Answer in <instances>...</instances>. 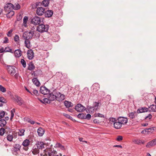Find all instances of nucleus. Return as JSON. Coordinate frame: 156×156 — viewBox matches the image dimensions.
Masks as SVG:
<instances>
[{"instance_id": "40", "label": "nucleus", "mask_w": 156, "mask_h": 156, "mask_svg": "<svg viewBox=\"0 0 156 156\" xmlns=\"http://www.w3.org/2000/svg\"><path fill=\"white\" fill-rule=\"evenodd\" d=\"M19 132H18V135L20 136H22L24 135L25 130L23 129H20Z\"/></svg>"}, {"instance_id": "18", "label": "nucleus", "mask_w": 156, "mask_h": 156, "mask_svg": "<svg viewBox=\"0 0 156 156\" xmlns=\"http://www.w3.org/2000/svg\"><path fill=\"white\" fill-rule=\"evenodd\" d=\"M14 55L16 57H19L22 55V52L20 49H17L14 51Z\"/></svg>"}, {"instance_id": "58", "label": "nucleus", "mask_w": 156, "mask_h": 156, "mask_svg": "<svg viewBox=\"0 0 156 156\" xmlns=\"http://www.w3.org/2000/svg\"><path fill=\"white\" fill-rule=\"evenodd\" d=\"M33 93L36 95H37L38 94V91L36 90H34L33 91Z\"/></svg>"}, {"instance_id": "37", "label": "nucleus", "mask_w": 156, "mask_h": 156, "mask_svg": "<svg viewBox=\"0 0 156 156\" xmlns=\"http://www.w3.org/2000/svg\"><path fill=\"white\" fill-rule=\"evenodd\" d=\"M77 117L81 119H85V115L83 113H80L77 115Z\"/></svg>"}, {"instance_id": "10", "label": "nucleus", "mask_w": 156, "mask_h": 156, "mask_svg": "<svg viewBox=\"0 0 156 156\" xmlns=\"http://www.w3.org/2000/svg\"><path fill=\"white\" fill-rule=\"evenodd\" d=\"M21 147V146L18 144H15L14 146V149L13 150V154L15 155L16 154L17 151L20 150Z\"/></svg>"}, {"instance_id": "15", "label": "nucleus", "mask_w": 156, "mask_h": 156, "mask_svg": "<svg viewBox=\"0 0 156 156\" xmlns=\"http://www.w3.org/2000/svg\"><path fill=\"white\" fill-rule=\"evenodd\" d=\"M16 101L19 105H21L23 103V99L20 97L17 96L16 97Z\"/></svg>"}, {"instance_id": "42", "label": "nucleus", "mask_w": 156, "mask_h": 156, "mask_svg": "<svg viewBox=\"0 0 156 156\" xmlns=\"http://www.w3.org/2000/svg\"><path fill=\"white\" fill-rule=\"evenodd\" d=\"M5 129L4 128H2L0 129V135L1 136L3 135L5 133Z\"/></svg>"}, {"instance_id": "9", "label": "nucleus", "mask_w": 156, "mask_h": 156, "mask_svg": "<svg viewBox=\"0 0 156 156\" xmlns=\"http://www.w3.org/2000/svg\"><path fill=\"white\" fill-rule=\"evenodd\" d=\"M7 70L9 73L11 75H13L16 73L15 69L14 67L9 66L7 68Z\"/></svg>"}, {"instance_id": "33", "label": "nucleus", "mask_w": 156, "mask_h": 156, "mask_svg": "<svg viewBox=\"0 0 156 156\" xmlns=\"http://www.w3.org/2000/svg\"><path fill=\"white\" fill-rule=\"evenodd\" d=\"M32 152L34 154H37L39 153V149L35 147V148L33 149Z\"/></svg>"}, {"instance_id": "52", "label": "nucleus", "mask_w": 156, "mask_h": 156, "mask_svg": "<svg viewBox=\"0 0 156 156\" xmlns=\"http://www.w3.org/2000/svg\"><path fill=\"white\" fill-rule=\"evenodd\" d=\"M12 31H13V30L12 29L11 30L9 31H8V33L7 34V35L9 37H11V34L12 33Z\"/></svg>"}, {"instance_id": "39", "label": "nucleus", "mask_w": 156, "mask_h": 156, "mask_svg": "<svg viewBox=\"0 0 156 156\" xmlns=\"http://www.w3.org/2000/svg\"><path fill=\"white\" fill-rule=\"evenodd\" d=\"M109 120L110 123L111 124L113 123L114 125V123L115 122L117 121V119H116L115 118H109Z\"/></svg>"}, {"instance_id": "41", "label": "nucleus", "mask_w": 156, "mask_h": 156, "mask_svg": "<svg viewBox=\"0 0 156 156\" xmlns=\"http://www.w3.org/2000/svg\"><path fill=\"white\" fill-rule=\"evenodd\" d=\"M0 91L3 93L5 92L6 91V89L2 85H0Z\"/></svg>"}, {"instance_id": "51", "label": "nucleus", "mask_w": 156, "mask_h": 156, "mask_svg": "<svg viewBox=\"0 0 156 156\" xmlns=\"http://www.w3.org/2000/svg\"><path fill=\"white\" fill-rule=\"evenodd\" d=\"M4 50L5 52H11L12 50L11 49L9 48H8L7 47L5 48Z\"/></svg>"}, {"instance_id": "23", "label": "nucleus", "mask_w": 156, "mask_h": 156, "mask_svg": "<svg viewBox=\"0 0 156 156\" xmlns=\"http://www.w3.org/2000/svg\"><path fill=\"white\" fill-rule=\"evenodd\" d=\"M137 113L136 112H130L129 113V117L130 119H133L137 115Z\"/></svg>"}, {"instance_id": "34", "label": "nucleus", "mask_w": 156, "mask_h": 156, "mask_svg": "<svg viewBox=\"0 0 156 156\" xmlns=\"http://www.w3.org/2000/svg\"><path fill=\"white\" fill-rule=\"evenodd\" d=\"M49 4V0H44L42 2V5L45 7L48 6Z\"/></svg>"}, {"instance_id": "55", "label": "nucleus", "mask_w": 156, "mask_h": 156, "mask_svg": "<svg viewBox=\"0 0 156 156\" xmlns=\"http://www.w3.org/2000/svg\"><path fill=\"white\" fill-rule=\"evenodd\" d=\"M116 139L118 141H121L122 139V136H119L117 137Z\"/></svg>"}, {"instance_id": "29", "label": "nucleus", "mask_w": 156, "mask_h": 156, "mask_svg": "<svg viewBox=\"0 0 156 156\" xmlns=\"http://www.w3.org/2000/svg\"><path fill=\"white\" fill-rule=\"evenodd\" d=\"M20 8V5L18 3H15L13 5V9L15 10H18Z\"/></svg>"}, {"instance_id": "59", "label": "nucleus", "mask_w": 156, "mask_h": 156, "mask_svg": "<svg viewBox=\"0 0 156 156\" xmlns=\"http://www.w3.org/2000/svg\"><path fill=\"white\" fill-rule=\"evenodd\" d=\"M152 115L151 114H149L147 116H146L145 118L146 119H147L148 118L149 119H150L152 118Z\"/></svg>"}, {"instance_id": "19", "label": "nucleus", "mask_w": 156, "mask_h": 156, "mask_svg": "<svg viewBox=\"0 0 156 156\" xmlns=\"http://www.w3.org/2000/svg\"><path fill=\"white\" fill-rule=\"evenodd\" d=\"M149 110L148 108L146 107H143L137 110L138 113H140L147 112Z\"/></svg>"}, {"instance_id": "57", "label": "nucleus", "mask_w": 156, "mask_h": 156, "mask_svg": "<svg viewBox=\"0 0 156 156\" xmlns=\"http://www.w3.org/2000/svg\"><path fill=\"white\" fill-rule=\"evenodd\" d=\"M5 100L2 97H0V102L5 103Z\"/></svg>"}, {"instance_id": "11", "label": "nucleus", "mask_w": 156, "mask_h": 156, "mask_svg": "<svg viewBox=\"0 0 156 156\" xmlns=\"http://www.w3.org/2000/svg\"><path fill=\"white\" fill-rule=\"evenodd\" d=\"M13 5L11 3H9L6 4L5 6V9L6 12L8 11L12 10L13 9Z\"/></svg>"}, {"instance_id": "2", "label": "nucleus", "mask_w": 156, "mask_h": 156, "mask_svg": "<svg viewBox=\"0 0 156 156\" xmlns=\"http://www.w3.org/2000/svg\"><path fill=\"white\" fill-rule=\"evenodd\" d=\"M49 28L48 25H44L43 24L39 25L37 28V30L40 33H43L48 31Z\"/></svg>"}, {"instance_id": "50", "label": "nucleus", "mask_w": 156, "mask_h": 156, "mask_svg": "<svg viewBox=\"0 0 156 156\" xmlns=\"http://www.w3.org/2000/svg\"><path fill=\"white\" fill-rule=\"evenodd\" d=\"M5 115V113L4 111H2L0 112V119L3 117Z\"/></svg>"}, {"instance_id": "43", "label": "nucleus", "mask_w": 156, "mask_h": 156, "mask_svg": "<svg viewBox=\"0 0 156 156\" xmlns=\"http://www.w3.org/2000/svg\"><path fill=\"white\" fill-rule=\"evenodd\" d=\"M33 34H34L35 35V36L36 37H39L40 36V34L37 32V30L35 31H33Z\"/></svg>"}, {"instance_id": "8", "label": "nucleus", "mask_w": 156, "mask_h": 156, "mask_svg": "<svg viewBox=\"0 0 156 156\" xmlns=\"http://www.w3.org/2000/svg\"><path fill=\"white\" fill-rule=\"evenodd\" d=\"M45 145V143L42 142L37 141L35 147H36L39 149H41L44 148V146Z\"/></svg>"}, {"instance_id": "64", "label": "nucleus", "mask_w": 156, "mask_h": 156, "mask_svg": "<svg viewBox=\"0 0 156 156\" xmlns=\"http://www.w3.org/2000/svg\"><path fill=\"white\" fill-rule=\"evenodd\" d=\"M48 154L49 156H53L54 154H52V153L51 152H49L48 153Z\"/></svg>"}, {"instance_id": "45", "label": "nucleus", "mask_w": 156, "mask_h": 156, "mask_svg": "<svg viewBox=\"0 0 156 156\" xmlns=\"http://www.w3.org/2000/svg\"><path fill=\"white\" fill-rule=\"evenodd\" d=\"M95 117H98L101 118H104L105 116L101 114L100 113H97L95 114Z\"/></svg>"}, {"instance_id": "48", "label": "nucleus", "mask_w": 156, "mask_h": 156, "mask_svg": "<svg viewBox=\"0 0 156 156\" xmlns=\"http://www.w3.org/2000/svg\"><path fill=\"white\" fill-rule=\"evenodd\" d=\"M93 87L94 88V87H96V90H98L99 88V85L98 83H95L94 84Z\"/></svg>"}, {"instance_id": "28", "label": "nucleus", "mask_w": 156, "mask_h": 156, "mask_svg": "<svg viewBox=\"0 0 156 156\" xmlns=\"http://www.w3.org/2000/svg\"><path fill=\"white\" fill-rule=\"evenodd\" d=\"M30 144V140L28 139H26L23 141L22 144L24 147H27Z\"/></svg>"}, {"instance_id": "13", "label": "nucleus", "mask_w": 156, "mask_h": 156, "mask_svg": "<svg viewBox=\"0 0 156 156\" xmlns=\"http://www.w3.org/2000/svg\"><path fill=\"white\" fill-rule=\"evenodd\" d=\"M156 145V139H154L148 142L146 145L147 147H150Z\"/></svg>"}, {"instance_id": "7", "label": "nucleus", "mask_w": 156, "mask_h": 156, "mask_svg": "<svg viewBox=\"0 0 156 156\" xmlns=\"http://www.w3.org/2000/svg\"><path fill=\"white\" fill-rule=\"evenodd\" d=\"M45 12L44 8L42 7L38 8L37 10V13L38 16L42 15Z\"/></svg>"}, {"instance_id": "4", "label": "nucleus", "mask_w": 156, "mask_h": 156, "mask_svg": "<svg viewBox=\"0 0 156 156\" xmlns=\"http://www.w3.org/2000/svg\"><path fill=\"white\" fill-rule=\"evenodd\" d=\"M40 92L44 95L48 94H50V91L45 87H41L40 89Z\"/></svg>"}, {"instance_id": "20", "label": "nucleus", "mask_w": 156, "mask_h": 156, "mask_svg": "<svg viewBox=\"0 0 156 156\" xmlns=\"http://www.w3.org/2000/svg\"><path fill=\"white\" fill-rule=\"evenodd\" d=\"M113 125L114 128L117 129H120L122 126V125L118 121H117L115 122L114 123Z\"/></svg>"}, {"instance_id": "27", "label": "nucleus", "mask_w": 156, "mask_h": 156, "mask_svg": "<svg viewBox=\"0 0 156 156\" xmlns=\"http://www.w3.org/2000/svg\"><path fill=\"white\" fill-rule=\"evenodd\" d=\"M32 82L33 83L37 86H40V83L39 81L36 78H34L32 79Z\"/></svg>"}, {"instance_id": "25", "label": "nucleus", "mask_w": 156, "mask_h": 156, "mask_svg": "<svg viewBox=\"0 0 156 156\" xmlns=\"http://www.w3.org/2000/svg\"><path fill=\"white\" fill-rule=\"evenodd\" d=\"M64 103L65 105L67 108L71 107H72L73 106V104L71 102L68 101H65Z\"/></svg>"}, {"instance_id": "21", "label": "nucleus", "mask_w": 156, "mask_h": 156, "mask_svg": "<svg viewBox=\"0 0 156 156\" xmlns=\"http://www.w3.org/2000/svg\"><path fill=\"white\" fill-rule=\"evenodd\" d=\"M134 143L136 144H144L145 143L144 141H141L140 139H134L133 140Z\"/></svg>"}, {"instance_id": "63", "label": "nucleus", "mask_w": 156, "mask_h": 156, "mask_svg": "<svg viewBox=\"0 0 156 156\" xmlns=\"http://www.w3.org/2000/svg\"><path fill=\"white\" fill-rule=\"evenodd\" d=\"M60 97L62 100H64L65 98V96L62 94L60 95Z\"/></svg>"}, {"instance_id": "61", "label": "nucleus", "mask_w": 156, "mask_h": 156, "mask_svg": "<svg viewBox=\"0 0 156 156\" xmlns=\"http://www.w3.org/2000/svg\"><path fill=\"white\" fill-rule=\"evenodd\" d=\"M93 122L94 123H96V124L100 122L99 120H98L97 119H94L93 120Z\"/></svg>"}, {"instance_id": "1", "label": "nucleus", "mask_w": 156, "mask_h": 156, "mask_svg": "<svg viewBox=\"0 0 156 156\" xmlns=\"http://www.w3.org/2000/svg\"><path fill=\"white\" fill-rule=\"evenodd\" d=\"M33 36V33L32 31L25 32L23 34L22 37L25 40V46L28 48L30 47V40L32 38Z\"/></svg>"}, {"instance_id": "30", "label": "nucleus", "mask_w": 156, "mask_h": 156, "mask_svg": "<svg viewBox=\"0 0 156 156\" xmlns=\"http://www.w3.org/2000/svg\"><path fill=\"white\" fill-rule=\"evenodd\" d=\"M6 124L5 120L4 119H0V126L1 127L4 126Z\"/></svg>"}, {"instance_id": "47", "label": "nucleus", "mask_w": 156, "mask_h": 156, "mask_svg": "<svg viewBox=\"0 0 156 156\" xmlns=\"http://www.w3.org/2000/svg\"><path fill=\"white\" fill-rule=\"evenodd\" d=\"M27 121L29 123H30L31 124L33 125L35 123V122L33 120H31L30 119L28 118L27 120Z\"/></svg>"}, {"instance_id": "12", "label": "nucleus", "mask_w": 156, "mask_h": 156, "mask_svg": "<svg viewBox=\"0 0 156 156\" xmlns=\"http://www.w3.org/2000/svg\"><path fill=\"white\" fill-rule=\"evenodd\" d=\"M27 56L29 59H32L34 57V52L31 50H29L27 51Z\"/></svg>"}, {"instance_id": "22", "label": "nucleus", "mask_w": 156, "mask_h": 156, "mask_svg": "<svg viewBox=\"0 0 156 156\" xmlns=\"http://www.w3.org/2000/svg\"><path fill=\"white\" fill-rule=\"evenodd\" d=\"M7 12L6 16L8 18H10L14 15V11L12 10L8 11L6 12Z\"/></svg>"}, {"instance_id": "49", "label": "nucleus", "mask_w": 156, "mask_h": 156, "mask_svg": "<svg viewBox=\"0 0 156 156\" xmlns=\"http://www.w3.org/2000/svg\"><path fill=\"white\" fill-rule=\"evenodd\" d=\"M14 41L17 42L19 41V37L18 35H16L14 37Z\"/></svg>"}, {"instance_id": "32", "label": "nucleus", "mask_w": 156, "mask_h": 156, "mask_svg": "<svg viewBox=\"0 0 156 156\" xmlns=\"http://www.w3.org/2000/svg\"><path fill=\"white\" fill-rule=\"evenodd\" d=\"M49 97H48L50 101H53L56 99V96L53 95V94H49Z\"/></svg>"}, {"instance_id": "24", "label": "nucleus", "mask_w": 156, "mask_h": 156, "mask_svg": "<svg viewBox=\"0 0 156 156\" xmlns=\"http://www.w3.org/2000/svg\"><path fill=\"white\" fill-rule=\"evenodd\" d=\"M149 111L155 112L156 111V105H152L149 107Z\"/></svg>"}, {"instance_id": "35", "label": "nucleus", "mask_w": 156, "mask_h": 156, "mask_svg": "<svg viewBox=\"0 0 156 156\" xmlns=\"http://www.w3.org/2000/svg\"><path fill=\"white\" fill-rule=\"evenodd\" d=\"M99 104V103L98 102H94L93 103V107L95 110V111L97 110L98 109Z\"/></svg>"}, {"instance_id": "36", "label": "nucleus", "mask_w": 156, "mask_h": 156, "mask_svg": "<svg viewBox=\"0 0 156 156\" xmlns=\"http://www.w3.org/2000/svg\"><path fill=\"white\" fill-rule=\"evenodd\" d=\"M28 20V17L26 16H25L24 17L23 19V25L24 27H26L27 26V22Z\"/></svg>"}, {"instance_id": "3", "label": "nucleus", "mask_w": 156, "mask_h": 156, "mask_svg": "<svg viewBox=\"0 0 156 156\" xmlns=\"http://www.w3.org/2000/svg\"><path fill=\"white\" fill-rule=\"evenodd\" d=\"M31 23L34 25H39L41 22V19L38 16H35L31 21Z\"/></svg>"}, {"instance_id": "56", "label": "nucleus", "mask_w": 156, "mask_h": 156, "mask_svg": "<svg viewBox=\"0 0 156 156\" xmlns=\"http://www.w3.org/2000/svg\"><path fill=\"white\" fill-rule=\"evenodd\" d=\"M91 116L90 114H88L86 116L85 115V119H89L91 118Z\"/></svg>"}, {"instance_id": "60", "label": "nucleus", "mask_w": 156, "mask_h": 156, "mask_svg": "<svg viewBox=\"0 0 156 156\" xmlns=\"http://www.w3.org/2000/svg\"><path fill=\"white\" fill-rule=\"evenodd\" d=\"M11 117L10 118V119L11 120L12 119V118L14 116V114L12 112V111H11Z\"/></svg>"}, {"instance_id": "5", "label": "nucleus", "mask_w": 156, "mask_h": 156, "mask_svg": "<svg viewBox=\"0 0 156 156\" xmlns=\"http://www.w3.org/2000/svg\"><path fill=\"white\" fill-rule=\"evenodd\" d=\"M75 109L78 112H81L84 111L85 108L81 104H78L75 107Z\"/></svg>"}, {"instance_id": "17", "label": "nucleus", "mask_w": 156, "mask_h": 156, "mask_svg": "<svg viewBox=\"0 0 156 156\" xmlns=\"http://www.w3.org/2000/svg\"><path fill=\"white\" fill-rule=\"evenodd\" d=\"M53 14V12L52 10H48L45 11V16L46 17H51Z\"/></svg>"}, {"instance_id": "6", "label": "nucleus", "mask_w": 156, "mask_h": 156, "mask_svg": "<svg viewBox=\"0 0 156 156\" xmlns=\"http://www.w3.org/2000/svg\"><path fill=\"white\" fill-rule=\"evenodd\" d=\"M117 121L122 125L126 124L127 122V119L123 117H120L117 119Z\"/></svg>"}, {"instance_id": "14", "label": "nucleus", "mask_w": 156, "mask_h": 156, "mask_svg": "<svg viewBox=\"0 0 156 156\" xmlns=\"http://www.w3.org/2000/svg\"><path fill=\"white\" fill-rule=\"evenodd\" d=\"M144 131L146 132H147L148 133H152L156 131V127H153L147 129H144Z\"/></svg>"}, {"instance_id": "44", "label": "nucleus", "mask_w": 156, "mask_h": 156, "mask_svg": "<svg viewBox=\"0 0 156 156\" xmlns=\"http://www.w3.org/2000/svg\"><path fill=\"white\" fill-rule=\"evenodd\" d=\"M21 63L23 67L25 68L26 66V62L23 59H22L21 60Z\"/></svg>"}, {"instance_id": "31", "label": "nucleus", "mask_w": 156, "mask_h": 156, "mask_svg": "<svg viewBox=\"0 0 156 156\" xmlns=\"http://www.w3.org/2000/svg\"><path fill=\"white\" fill-rule=\"evenodd\" d=\"M35 66L32 63H30L28 65V69L30 70H32L34 69Z\"/></svg>"}, {"instance_id": "54", "label": "nucleus", "mask_w": 156, "mask_h": 156, "mask_svg": "<svg viewBox=\"0 0 156 156\" xmlns=\"http://www.w3.org/2000/svg\"><path fill=\"white\" fill-rule=\"evenodd\" d=\"M4 40L3 41V43L6 44L8 42V39L7 37H5L4 38Z\"/></svg>"}, {"instance_id": "38", "label": "nucleus", "mask_w": 156, "mask_h": 156, "mask_svg": "<svg viewBox=\"0 0 156 156\" xmlns=\"http://www.w3.org/2000/svg\"><path fill=\"white\" fill-rule=\"evenodd\" d=\"M13 138V136L12 135L9 134L7 137V140L9 141H12Z\"/></svg>"}, {"instance_id": "46", "label": "nucleus", "mask_w": 156, "mask_h": 156, "mask_svg": "<svg viewBox=\"0 0 156 156\" xmlns=\"http://www.w3.org/2000/svg\"><path fill=\"white\" fill-rule=\"evenodd\" d=\"M43 101L44 103H50V101L49 100V98H44L43 99Z\"/></svg>"}, {"instance_id": "62", "label": "nucleus", "mask_w": 156, "mask_h": 156, "mask_svg": "<svg viewBox=\"0 0 156 156\" xmlns=\"http://www.w3.org/2000/svg\"><path fill=\"white\" fill-rule=\"evenodd\" d=\"M61 144L59 143H57L55 145V147H60L61 146Z\"/></svg>"}, {"instance_id": "26", "label": "nucleus", "mask_w": 156, "mask_h": 156, "mask_svg": "<svg viewBox=\"0 0 156 156\" xmlns=\"http://www.w3.org/2000/svg\"><path fill=\"white\" fill-rule=\"evenodd\" d=\"M88 112L90 113H93L95 110L93 106H88L87 108Z\"/></svg>"}, {"instance_id": "53", "label": "nucleus", "mask_w": 156, "mask_h": 156, "mask_svg": "<svg viewBox=\"0 0 156 156\" xmlns=\"http://www.w3.org/2000/svg\"><path fill=\"white\" fill-rule=\"evenodd\" d=\"M63 115L64 116L66 117L67 118H68L69 119H71L72 117H71L69 115L65 113H63Z\"/></svg>"}, {"instance_id": "16", "label": "nucleus", "mask_w": 156, "mask_h": 156, "mask_svg": "<svg viewBox=\"0 0 156 156\" xmlns=\"http://www.w3.org/2000/svg\"><path fill=\"white\" fill-rule=\"evenodd\" d=\"M37 132L39 136H42L44 132V129L41 127H40L37 129Z\"/></svg>"}]
</instances>
